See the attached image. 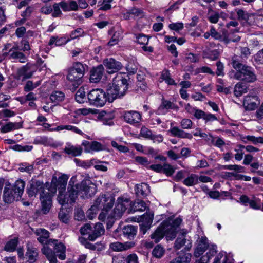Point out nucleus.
Listing matches in <instances>:
<instances>
[{
  "instance_id": "obj_56",
  "label": "nucleus",
  "mask_w": 263,
  "mask_h": 263,
  "mask_svg": "<svg viewBox=\"0 0 263 263\" xmlns=\"http://www.w3.org/2000/svg\"><path fill=\"white\" fill-rule=\"evenodd\" d=\"M58 217L60 221L62 222L67 223L69 220V216L66 211L63 210H61L58 214Z\"/></svg>"
},
{
  "instance_id": "obj_4",
  "label": "nucleus",
  "mask_w": 263,
  "mask_h": 263,
  "mask_svg": "<svg viewBox=\"0 0 263 263\" xmlns=\"http://www.w3.org/2000/svg\"><path fill=\"white\" fill-rule=\"evenodd\" d=\"M25 185V181L21 179L16 180L12 186L6 185L3 196L4 201L10 203L15 200H18L24 192Z\"/></svg>"
},
{
  "instance_id": "obj_60",
  "label": "nucleus",
  "mask_w": 263,
  "mask_h": 263,
  "mask_svg": "<svg viewBox=\"0 0 263 263\" xmlns=\"http://www.w3.org/2000/svg\"><path fill=\"white\" fill-rule=\"evenodd\" d=\"M110 248L115 251H122L123 245L122 243L120 242H115L110 244Z\"/></svg>"
},
{
  "instance_id": "obj_58",
  "label": "nucleus",
  "mask_w": 263,
  "mask_h": 263,
  "mask_svg": "<svg viewBox=\"0 0 263 263\" xmlns=\"http://www.w3.org/2000/svg\"><path fill=\"white\" fill-rule=\"evenodd\" d=\"M84 33V31L81 28H77V29L72 31L70 35L71 39H74L79 36H82Z\"/></svg>"
},
{
  "instance_id": "obj_37",
  "label": "nucleus",
  "mask_w": 263,
  "mask_h": 263,
  "mask_svg": "<svg viewBox=\"0 0 263 263\" xmlns=\"http://www.w3.org/2000/svg\"><path fill=\"white\" fill-rule=\"evenodd\" d=\"M248 87L242 83H237L234 88V94L236 97H240L247 92Z\"/></svg>"
},
{
  "instance_id": "obj_27",
  "label": "nucleus",
  "mask_w": 263,
  "mask_h": 263,
  "mask_svg": "<svg viewBox=\"0 0 263 263\" xmlns=\"http://www.w3.org/2000/svg\"><path fill=\"white\" fill-rule=\"evenodd\" d=\"M104 231L105 230L102 223H96L94 226L93 233L89 235L88 238L91 241H94L97 237L103 234Z\"/></svg>"
},
{
  "instance_id": "obj_46",
  "label": "nucleus",
  "mask_w": 263,
  "mask_h": 263,
  "mask_svg": "<svg viewBox=\"0 0 263 263\" xmlns=\"http://www.w3.org/2000/svg\"><path fill=\"white\" fill-rule=\"evenodd\" d=\"M153 214H151L150 213H146L141 217L140 222L142 223L147 224L149 226H151L153 220Z\"/></svg>"
},
{
  "instance_id": "obj_54",
  "label": "nucleus",
  "mask_w": 263,
  "mask_h": 263,
  "mask_svg": "<svg viewBox=\"0 0 263 263\" xmlns=\"http://www.w3.org/2000/svg\"><path fill=\"white\" fill-rule=\"evenodd\" d=\"M224 168L225 169L229 170H234L236 172L239 173H243L245 172L244 167L239 165H227L224 166Z\"/></svg>"
},
{
  "instance_id": "obj_55",
  "label": "nucleus",
  "mask_w": 263,
  "mask_h": 263,
  "mask_svg": "<svg viewBox=\"0 0 263 263\" xmlns=\"http://www.w3.org/2000/svg\"><path fill=\"white\" fill-rule=\"evenodd\" d=\"M219 18V14L216 12H209L208 20L212 23H216L218 22Z\"/></svg>"
},
{
  "instance_id": "obj_53",
  "label": "nucleus",
  "mask_w": 263,
  "mask_h": 263,
  "mask_svg": "<svg viewBox=\"0 0 263 263\" xmlns=\"http://www.w3.org/2000/svg\"><path fill=\"white\" fill-rule=\"evenodd\" d=\"M33 170L32 165L27 164L26 163H22L20 165L18 170L21 172H26L29 174H31Z\"/></svg>"
},
{
  "instance_id": "obj_2",
  "label": "nucleus",
  "mask_w": 263,
  "mask_h": 263,
  "mask_svg": "<svg viewBox=\"0 0 263 263\" xmlns=\"http://www.w3.org/2000/svg\"><path fill=\"white\" fill-rule=\"evenodd\" d=\"M127 80L119 73L114 79L111 85H109L106 91L107 99L112 102L115 99L123 97L128 89Z\"/></svg>"
},
{
  "instance_id": "obj_21",
  "label": "nucleus",
  "mask_w": 263,
  "mask_h": 263,
  "mask_svg": "<svg viewBox=\"0 0 263 263\" xmlns=\"http://www.w3.org/2000/svg\"><path fill=\"white\" fill-rule=\"evenodd\" d=\"M29 69L30 67L27 64L21 67L17 71L16 79L24 81L31 78L33 74V72L29 71Z\"/></svg>"
},
{
  "instance_id": "obj_49",
  "label": "nucleus",
  "mask_w": 263,
  "mask_h": 263,
  "mask_svg": "<svg viewBox=\"0 0 263 263\" xmlns=\"http://www.w3.org/2000/svg\"><path fill=\"white\" fill-rule=\"evenodd\" d=\"M237 14L239 20L245 21L246 22L248 21L249 18L252 16V15L249 14L242 9H238L237 11Z\"/></svg>"
},
{
  "instance_id": "obj_18",
  "label": "nucleus",
  "mask_w": 263,
  "mask_h": 263,
  "mask_svg": "<svg viewBox=\"0 0 263 263\" xmlns=\"http://www.w3.org/2000/svg\"><path fill=\"white\" fill-rule=\"evenodd\" d=\"M209 247L208 240L205 237H201L199 239L198 244L194 251V256L199 257Z\"/></svg>"
},
{
  "instance_id": "obj_19",
  "label": "nucleus",
  "mask_w": 263,
  "mask_h": 263,
  "mask_svg": "<svg viewBox=\"0 0 263 263\" xmlns=\"http://www.w3.org/2000/svg\"><path fill=\"white\" fill-rule=\"evenodd\" d=\"M40 200L42 203V211L44 214L49 212L52 204L51 195L46 192L45 195H41Z\"/></svg>"
},
{
  "instance_id": "obj_35",
  "label": "nucleus",
  "mask_w": 263,
  "mask_h": 263,
  "mask_svg": "<svg viewBox=\"0 0 263 263\" xmlns=\"http://www.w3.org/2000/svg\"><path fill=\"white\" fill-rule=\"evenodd\" d=\"M147 208L146 203L142 200L137 199L131 205V210L134 212L144 211Z\"/></svg>"
},
{
  "instance_id": "obj_31",
  "label": "nucleus",
  "mask_w": 263,
  "mask_h": 263,
  "mask_svg": "<svg viewBox=\"0 0 263 263\" xmlns=\"http://www.w3.org/2000/svg\"><path fill=\"white\" fill-rule=\"evenodd\" d=\"M22 127V124L18 122H8L1 128V132L8 133L12 130L18 129Z\"/></svg>"
},
{
  "instance_id": "obj_59",
  "label": "nucleus",
  "mask_w": 263,
  "mask_h": 263,
  "mask_svg": "<svg viewBox=\"0 0 263 263\" xmlns=\"http://www.w3.org/2000/svg\"><path fill=\"white\" fill-rule=\"evenodd\" d=\"M135 160L136 162L139 163V164L144 165V166H148L150 163L149 161L146 157H142V156H137L135 158Z\"/></svg>"
},
{
  "instance_id": "obj_17",
  "label": "nucleus",
  "mask_w": 263,
  "mask_h": 263,
  "mask_svg": "<svg viewBox=\"0 0 263 263\" xmlns=\"http://www.w3.org/2000/svg\"><path fill=\"white\" fill-rule=\"evenodd\" d=\"M181 222L182 219L180 218H176L171 224L167 221L163 222L165 226L167 228V230L170 233V236L167 235L170 239H173L176 237V228L181 224Z\"/></svg>"
},
{
  "instance_id": "obj_36",
  "label": "nucleus",
  "mask_w": 263,
  "mask_h": 263,
  "mask_svg": "<svg viewBox=\"0 0 263 263\" xmlns=\"http://www.w3.org/2000/svg\"><path fill=\"white\" fill-rule=\"evenodd\" d=\"M64 129L71 130L81 135H82L83 134V132L80 129H78L77 127L70 125H60L58 126L56 128H55V129H51L50 130L51 132H52L59 131Z\"/></svg>"
},
{
  "instance_id": "obj_24",
  "label": "nucleus",
  "mask_w": 263,
  "mask_h": 263,
  "mask_svg": "<svg viewBox=\"0 0 263 263\" xmlns=\"http://www.w3.org/2000/svg\"><path fill=\"white\" fill-rule=\"evenodd\" d=\"M64 152L72 157L80 156L83 152V148L80 146H74L71 144H67L65 147Z\"/></svg>"
},
{
  "instance_id": "obj_7",
  "label": "nucleus",
  "mask_w": 263,
  "mask_h": 263,
  "mask_svg": "<svg viewBox=\"0 0 263 263\" xmlns=\"http://www.w3.org/2000/svg\"><path fill=\"white\" fill-rule=\"evenodd\" d=\"M114 202L115 199L112 196L101 194L95 201L93 208L107 212L113 206Z\"/></svg>"
},
{
  "instance_id": "obj_47",
  "label": "nucleus",
  "mask_w": 263,
  "mask_h": 263,
  "mask_svg": "<svg viewBox=\"0 0 263 263\" xmlns=\"http://www.w3.org/2000/svg\"><path fill=\"white\" fill-rule=\"evenodd\" d=\"M175 172V168L168 163H165L162 166V173L165 174L167 176H170L173 174Z\"/></svg>"
},
{
  "instance_id": "obj_41",
  "label": "nucleus",
  "mask_w": 263,
  "mask_h": 263,
  "mask_svg": "<svg viewBox=\"0 0 263 263\" xmlns=\"http://www.w3.org/2000/svg\"><path fill=\"white\" fill-rule=\"evenodd\" d=\"M41 84V81L40 80L35 83H33L32 81H27L24 87V90L26 92H30L40 85Z\"/></svg>"
},
{
  "instance_id": "obj_48",
  "label": "nucleus",
  "mask_w": 263,
  "mask_h": 263,
  "mask_svg": "<svg viewBox=\"0 0 263 263\" xmlns=\"http://www.w3.org/2000/svg\"><path fill=\"white\" fill-rule=\"evenodd\" d=\"M129 13L134 17L142 18L144 16L143 10L136 7H133L129 9Z\"/></svg>"
},
{
  "instance_id": "obj_6",
  "label": "nucleus",
  "mask_w": 263,
  "mask_h": 263,
  "mask_svg": "<svg viewBox=\"0 0 263 263\" xmlns=\"http://www.w3.org/2000/svg\"><path fill=\"white\" fill-rule=\"evenodd\" d=\"M87 98L91 104L97 107L103 106L107 100L106 92L101 89H92L87 94Z\"/></svg>"
},
{
  "instance_id": "obj_13",
  "label": "nucleus",
  "mask_w": 263,
  "mask_h": 263,
  "mask_svg": "<svg viewBox=\"0 0 263 263\" xmlns=\"http://www.w3.org/2000/svg\"><path fill=\"white\" fill-rule=\"evenodd\" d=\"M103 66L106 69L109 74L118 72L122 69L123 66L122 64L114 58H106L103 61Z\"/></svg>"
},
{
  "instance_id": "obj_25",
  "label": "nucleus",
  "mask_w": 263,
  "mask_h": 263,
  "mask_svg": "<svg viewBox=\"0 0 263 263\" xmlns=\"http://www.w3.org/2000/svg\"><path fill=\"white\" fill-rule=\"evenodd\" d=\"M79 190L78 184L75 186H70V184H69L68 186V194H65V197L68 198V202L67 203H71L75 201L78 195H79Z\"/></svg>"
},
{
  "instance_id": "obj_52",
  "label": "nucleus",
  "mask_w": 263,
  "mask_h": 263,
  "mask_svg": "<svg viewBox=\"0 0 263 263\" xmlns=\"http://www.w3.org/2000/svg\"><path fill=\"white\" fill-rule=\"evenodd\" d=\"M11 148L14 151H30L32 149V146L30 145H21L18 144L14 145L11 147Z\"/></svg>"
},
{
  "instance_id": "obj_34",
  "label": "nucleus",
  "mask_w": 263,
  "mask_h": 263,
  "mask_svg": "<svg viewBox=\"0 0 263 263\" xmlns=\"http://www.w3.org/2000/svg\"><path fill=\"white\" fill-rule=\"evenodd\" d=\"M241 140L244 143H248L249 142H251L253 144H257L258 143H263V137H256L254 136H246L241 137Z\"/></svg>"
},
{
  "instance_id": "obj_33",
  "label": "nucleus",
  "mask_w": 263,
  "mask_h": 263,
  "mask_svg": "<svg viewBox=\"0 0 263 263\" xmlns=\"http://www.w3.org/2000/svg\"><path fill=\"white\" fill-rule=\"evenodd\" d=\"M182 182L187 186H194L198 183V176L195 174H191L185 178Z\"/></svg>"
},
{
  "instance_id": "obj_20",
  "label": "nucleus",
  "mask_w": 263,
  "mask_h": 263,
  "mask_svg": "<svg viewBox=\"0 0 263 263\" xmlns=\"http://www.w3.org/2000/svg\"><path fill=\"white\" fill-rule=\"evenodd\" d=\"M104 72L103 65H99L93 68L90 71V80L92 83H97L100 81Z\"/></svg>"
},
{
  "instance_id": "obj_15",
  "label": "nucleus",
  "mask_w": 263,
  "mask_h": 263,
  "mask_svg": "<svg viewBox=\"0 0 263 263\" xmlns=\"http://www.w3.org/2000/svg\"><path fill=\"white\" fill-rule=\"evenodd\" d=\"M164 235H166V237L168 240H171L170 238L167 237V235L170 236V233L167 230V228L166 227L163 222H162L155 231L151 234V237L155 242H158L163 238Z\"/></svg>"
},
{
  "instance_id": "obj_44",
  "label": "nucleus",
  "mask_w": 263,
  "mask_h": 263,
  "mask_svg": "<svg viewBox=\"0 0 263 263\" xmlns=\"http://www.w3.org/2000/svg\"><path fill=\"white\" fill-rule=\"evenodd\" d=\"M85 92L84 89L83 87H81L77 91L75 95V99L77 102L79 103H82L84 102L85 100Z\"/></svg>"
},
{
  "instance_id": "obj_10",
  "label": "nucleus",
  "mask_w": 263,
  "mask_h": 263,
  "mask_svg": "<svg viewBox=\"0 0 263 263\" xmlns=\"http://www.w3.org/2000/svg\"><path fill=\"white\" fill-rule=\"evenodd\" d=\"M45 185L43 182L37 180H31L29 183V186L27 189V193L29 197H35L37 194H40V198L41 195H45L46 193Z\"/></svg>"
},
{
  "instance_id": "obj_51",
  "label": "nucleus",
  "mask_w": 263,
  "mask_h": 263,
  "mask_svg": "<svg viewBox=\"0 0 263 263\" xmlns=\"http://www.w3.org/2000/svg\"><path fill=\"white\" fill-rule=\"evenodd\" d=\"M164 253V249L159 245H158L153 251V255L157 258L161 257Z\"/></svg>"
},
{
  "instance_id": "obj_62",
  "label": "nucleus",
  "mask_w": 263,
  "mask_h": 263,
  "mask_svg": "<svg viewBox=\"0 0 263 263\" xmlns=\"http://www.w3.org/2000/svg\"><path fill=\"white\" fill-rule=\"evenodd\" d=\"M101 149L102 145L98 142L93 141L91 142V145L88 152H90V151H98Z\"/></svg>"
},
{
  "instance_id": "obj_5",
  "label": "nucleus",
  "mask_w": 263,
  "mask_h": 263,
  "mask_svg": "<svg viewBox=\"0 0 263 263\" xmlns=\"http://www.w3.org/2000/svg\"><path fill=\"white\" fill-rule=\"evenodd\" d=\"M85 68L80 62H76L68 70L67 79L71 83L70 90L74 91L82 83V78L84 74Z\"/></svg>"
},
{
  "instance_id": "obj_50",
  "label": "nucleus",
  "mask_w": 263,
  "mask_h": 263,
  "mask_svg": "<svg viewBox=\"0 0 263 263\" xmlns=\"http://www.w3.org/2000/svg\"><path fill=\"white\" fill-rule=\"evenodd\" d=\"M140 134L142 137L151 139L153 134L150 129L143 126L141 128Z\"/></svg>"
},
{
  "instance_id": "obj_43",
  "label": "nucleus",
  "mask_w": 263,
  "mask_h": 263,
  "mask_svg": "<svg viewBox=\"0 0 263 263\" xmlns=\"http://www.w3.org/2000/svg\"><path fill=\"white\" fill-rule=\"evenodd\" d=\"M161 78L168 85H176L175 81L171 78L170 73L168 70L164 69L163 70Z\"/></svg>"
},
{
  "instance_id": "obj_57",
  "label": "nucleus",
  "mask_w": 263,
  "mask_h": 263,
  "mask_svg": "<svg viewBox=\"0 0 263 263\" xmlns=\"http://www.w3.org/2000/svg\"><path fill=\"white\" fill-rule=\"evenodd\" d=\"M193 122L189 119H183L180 122V125L183 129H191L192 127Z\"/></svg>"
},
{
  "instance_id": "obj_3",
  "label": "nucleus",
  "mask_w": 263,
  "mask_h": 263,
  "mask_svg": "<svg viewBox=\"0 0 263 263\" xmlns=\"http://www.w3.org/2000/svg\"><path fill=\"white\" fill-rule=\"evenodd\" d=\"M35 234L38 236L37 240L42 244L44 245L42 249L43 254L45 255L49 263H57V259L52 249L49 247L50 233L43 228H39L36 230Z\"/></svg>"
},
{
  "instance_id": "obj_11",
  "label": "nucleus",
  "mask_w": 263,
  "mask_h": 263,
  "mask_svg": "<svg viewBox=\"0 0 263 263\" xmlns=\"http://www.w3.org/2000/svg\"><path fill=\"white\" fill-rule=\"evenodd\" d=\"M260 102L257 96L256 89H253L245 97L243 105L246 109L252 110L255 109Z\"/></svg>"
},
{
  "instance_id": "obj_30",
  "label": "nucleus",
  "mask_w": 263,
  "mask_h": 263,
  "mask_svg": "<svg viewBox=\"0 0 263 263\" xmlns=\"http://www.w3.org/2000/svg\"><path fill=\"white\" fill-rule=\"evenodd\" d=\"M25 256L27 261L29 263H34L38 257L37 250L34 248L28 247Z\"/></svg>"
},
{
  "instance_id": "obj_28",
  "label": "nucleus",
  "mask_w": 263,
  "mask_h": 263,
  "mask_svg": "<svg viewBox=\"0 0 263 263\" xmlns=\"http://www.w3.org/2000/svg\"><path fill=\"white\" fill-rule=\"evenodd\" d=\"M185 246L184 249L188 251L192 247V243L190 240H187L184 235H182L181 237L178 238L175 241V248L176 249H180L182 247Z\"/></svg>"
},
{
  "instance_id": "obj_8",
  "label": "nucleus",
  "mask_w": 263,
  "mask_h": 263,
  "mask_svg": "<svg viewBox=\"0 0 263 263\" xmlns=\"http://www.w3.org/2000/svg\"><path fill=\"white\" fill-rule=\"evenodd\" d=\"M79 195L83 198H88L94 195L97 192L96 186L88 179L83 180L78 184Z\"/></svg>"
},
{
  "instance_id": "obj_32",
  "label": "nucleus",
  "mask_w": 263,
  "mask_h": 263,
  "mask_svg": "<svg viewBox=\"0 0 263 263\" xmlns=\"http://www.w3.org/2000/svg\"><path fill=\"white\" fill-rule=\"evenodd\" d=\"M122 231L124 236H126L128 239H132L136 235L137 228L134 226L128 225L123 228Z\"/></svg>"
},
{
  "instance_id": "obj_64",
  "label": "nucleus",
  "mask_w": 263,
  "mask_h": 263,
  "mask_svg": "<svg viewBox=\"0 0 263 263\" xmlns=\"http://www.w3.org/2000/svg\"><path fill=\"white\" fill-rule=\"evenodd\" d=\"M254 60L260 64H263V49L254 55Z\"/></svg>"
},
{
  "instance_id": "obj_23",
  "label": "nucleus",
  "mask_w": 263,
  "mask_h": 263,
  "mask_svg": "<svg viewBox=\"0 0 263 263\" xmlns=\"http://www.w3.org/2000/svg\"><path fill=\"white\" fill-rule=\"evenodd\" d=\"M136 194L139 197H145L150 193L149 186L145 183L137 184L135 187Z\"/></svg>"
},
{
  "instance_id": "obj_1",
  "label": "nucleus",
  "mask_w": 263,
  "mask_h": 263,
  "mask_svg": "<svg viewBox=\"0 0 263 263\" xmlns=\"http://www.w3.org/2000/svg\"><path fill=\"white\" fill-rule=\"evenodd\" d=\"M231 64L236 70L234 75L236 79L247 83H252L256 81V76L252 68L242 64L239 57L234 55L232 58Z\"/></svg>"
},
{
  "instance_id": "obj_45",
  "label": "nucleus",
  "mask_w": 263,
  "mask_h": 263,
  "mask_svg": "<svg viewBox=\"0 0 263 263\" xmlns=\"http://www.w3.org/2000/svg\"><path fill=\"white\" fill-rule=\"evenodd\" d=\"M122 37V34L119 31L115 32L110 41L108 42V45L114 46L117 44Z\"/></svg>"
},
{
  "instance_id": "obj_26",
  "label": "nucleus",
  "mask_w": 263,
  "mask_h": 263,
  "mask_svg": "<svg viewBox=\"0 0 263 263\" xmlns=\"http://www.w3.org/2000/svg\"><path fill=\"white\" fill-rule=\"evenodd\" d=\"M174 104L171 101L164 99L162 100V103L157 110L158 115L165 114L170 109H174Z\"/></svg>"
},
{
  "instance_id": "obj_39",
  "label": "nucleus",
  "mask_w": 263,
  "mask_h": 263,
  "mask_svg": "<svg viewBox=\"0 0 263 263\" xmlns=\"http://www.w3.org/2000/svg\"><path fill=\"white\" fill-rule=\"evenodd\" d=\"M9 59L13 60H18L20 63H24L26 62L27 58L22 52H13L9 54Z\"/></svg>"
},
{
  "instance_id": "obj_61",
  "label": "nucleus",
  "mask_w": 263,
  "mask_h": 263,
  "mask_svg": "<svg viewBox=\"0 0 263 263\" xmlns=\"http://www.w3.org/2000/svg\"><path fill=\"white\" fill-rule=\"evenodd\" d=\"M148 38L147 36L143 34H140L137 37V42L141 45H146L148 42Z\"/></svg>"
},
{
  "instance_id": "obj_38",
  "label": "nucleus",
  "mask_w": 263,
  "mask_h": 263,
  "mask_svg": "<svg viewBox=\"0 0 263 263\" xmlns=\"http://www.w3.org/2000/svg\"><path fill=\"white\" fill-rule=\"evenodd\" d=\"M192 254L191 253H185L175 258L170 263H189Z\"/></svg>"
},
{
  "instance_id": "obj_14",
  "label": "nucleus",
  "mask_w": 263,
  "mask_h": 263,
  "mask_svg": "<svg viewBox=\"0 0 263 263\" xmlns=\"http://www.w3.org/2000/svg\"><path fill=\"white\" fill-rule=\"evenodd\" d=\"M49 245L53 246L55 257H58L60 260L66 259V247L61 242L57 239H51Z\"/></svg>"
},
{
  "instance_id": "obj_42",
  "label": "nucleus",
  "mask_w": 263,
  "mask_h": 263,
  "mask_svg": "<svg viewBox=\"0 0 263 263\" xmlns=\"http://www.w3.org/2000/svg\"><path fill=\"white\" fill-rule=\"evenodd\" d=\"M65 98L63 92L59 91H55L50 95V99L52 102H58L62 101Z\"/></svg>"
},
{
  "instance_id": "obj_12",
  "label": "nucleus",
  "mask_w": 263,
  "mask_h": 263,
  "mask_svg": "<svg viewBox=\"0 0 263 263\" xmlns=\"http://www.w3.org/2000/svg\"><path fill=\"white\" fill-rule=\"evenodd\" d=\"M130 205L129 199L123 197H119L117 203L114 209L113 217L115 218H120L126 210L128 206Z\"/></svg>"
},
{
  "instance_id": "obj_40",
  "label": "nucleus",
  "mask_w": 263,
  "mask_h": 263,
  "mask_svg": "<svg viewBox=\"0 0 263 263\" xmlns=\"http://www.w3.org/2000/svg\"><path fill=\"white\" fill-rule=\"evenodd\" d=\"M18 238L15 237L7 242L5 246V250L9 252L14 251L18 245Z\"/></svg>"
},
{
  "instance_id": "obj_22",
  "label": "nucleus",
  "mask_w": 263,
  "mask_h": 263,
  "mask_svg": "<svg viewBox=\"0 0 263 263\" xmlns=\"http://www.w3.org/2000/svg\"><path fill=\"white\" fill-rule=\"evenodd\" d=\"M168 132L172 136L179 138L191 139L193 138L191 134L186 133L177 126L171 127Z\"/></svg>"
},
{
  "instance_id": "obj_9",
  "label": "nucleus",
  "mask_w": 263,
  "mask_h": 263,
  "mask_svg": "<svg viewBox=\"0 0 263 263\" xmlns=\"http://www.w3.org/2000/svg\"><path fill=\"white\" fill-rule=\"evenodd\" d=\"M68 177L66 175H62L60 176L57 181V184L54 185L59 190L58 200L59 203L63 205L68 202V198L66 197L64 192L65 190Z\"/></svg>"
},
{
  "instance_id": "obj_63",
  "label": "nucleus",
  "mask_w": 263,
  "mask_h": 263,
  "mask_svg": "<svg viewBox=\"0 0 263 263\" xmlns=\"http://www.w3.org/2000/svg\"><path fill=\"white\" fill-rule=\"evenodd\" d=\"M217 70L216 73L217 76H223V64L220 61H217L216 64Z\"/></svg>"
},
{
  "instance_id": "obj_29",
  "label": "nucleus",
  "mask_w": 263,
  "mask_h": 263,
  "mask_svg": "<svg viewBox=\"0 0 263 263\" xmlns=\"http://www.w3.org/2000/svg\"><path fill=\"white\" fill-rule=\"evenodd\" d=\"M60 5L64 11H77L79 9L78 4L74 1H70L68 3L61 2Z\"/></svg>"
},
{
  "instance_id": "obj_16",
  "label": "nucleus",
  "mask_w": 263,
  "mask_h": 263,
  "mask_svg": "<svg viewBox=\"0 0 263 263\" xmlns=\"http://www.w3.org/2000/svg\"><path fill=\"white\" fill-rule=\"evenodd\" d=\"M125 121L132 125L138 123L141 120V115L136 111H125L124 114Z\"/></svg>"
}]
</instances>
